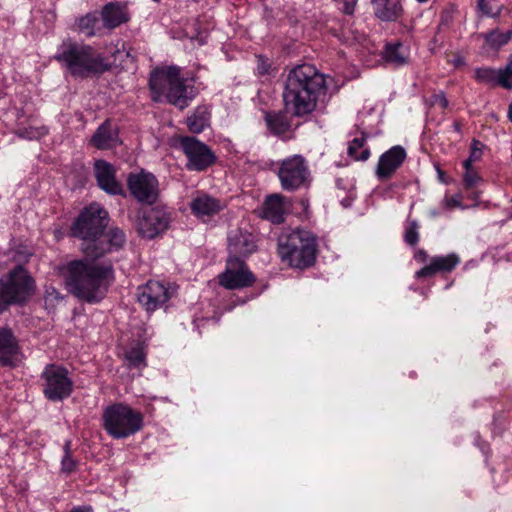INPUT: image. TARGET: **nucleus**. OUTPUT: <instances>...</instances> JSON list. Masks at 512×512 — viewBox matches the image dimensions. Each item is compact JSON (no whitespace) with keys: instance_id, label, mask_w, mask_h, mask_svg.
Instances as JSON below:
<instances>
[{"instance_id":"nucleus-43","label":"nucleus","mask_w":512,"mask_h":512,"mask_svg":"<svg viewBox=\"0 0 512 512\" xmlns=\"http://www.w3.org/2000/svg\"><path fill=\"white\" fill-rule=\"evenodd\" d=\"M431 103L433 105L439 106L442 109H446L449 105V101L443 92L432 95Z\"/></svg>"},{"instance_id":"nucleus-14","label":"nucleus","mask_w":512,"mask_h":512,"mask_svg":"<svg viewBox=\"0 0 512 512\" xmlns=\"http://www.w3.org/2000/svg\"><path fill=\"white\" fill-rule=\"evenodd\" d=\"M219 284L229 290L243 289L254 284L256 278L239 258H229L226 269L218 276Z\"/></svg>"},{"instance_id":"nucleus-25","label":"nucleus","mask_w":512,"mask_h":512,"mask_svg":"<svg viewBox=\"0 0 512 512\" xmlns=\"http://www.w3.org/2000/svg\"><path fill=\"white\" fill-rule=\"evenodd\" d=\"M410 58V49L403 43L397 41L387 43L383 52V59L395 66L400 67L408 64Z\"/></svg>"},{"instance_id":"nucleus-44","label":"nucleus","mask_w":512,"mask_h":512,"mask_svg":"<svg viewBox=\"0 0 512 512\" xmlns=\"http://www.w3.org/2000/svg\"><path fill=\"white\" fill-rule=\"evenodd\" d=\"M270 62L267 58L263 56H258V63H257V71L260 75H265L269 73L270 69Z\"/></svg>"},{"instance_id":"nucleus-1","label":"nucleus","mask_w":512,"mask_h":512,"mask_svg":"<svg viewBox=\"0 0 512 512\" xmlns=\"http://www.w3.org/2000/svg\"><path fill=\"white\" fill-rule=\"evenodd\" d=\"M67 291L77 299L93 304L106 296L115 280L113 264L86 256L60 267Z\"/></svg>"},{"instance_id":"nucleus-32","label":"nucleus","mask_w":512,"mask_h":512,"mask_svg":"<svg viewBox=\"0 0 512 512\" xmlns=\"http://www.w3.org/2000/svg\"><path fill=\"white\" fill-rule=\"evenodd\" d=\"M483 38L486 44L491 48L498 49L510 41L512 38V31L500 32L499 30H493L483 34Z\"/></svg>"},{"instance_id":"nucleus-10","label":"nucleus","mask_w":512,"mask_h":512,"mask_svg":"<svg viewBox=\"0 0 512 512\" xmlns=\"http://www.w3.org/2000/svg\"><path fill=\"white\" fill-rule=\"evenodd\" d=\"M41 381L45 398L53 402L68 398L73 391V381L69 372L61 365H46L41 373Z\"/></svg>"},{"instance_id":"nucleus-7","label":"nucleus","mask_w":512,"mask_h":512,"mask_svg":"<svg viewBox=\"0 0 512 512\" xmlns=\"http://www.w3.org/2000/svg\"><path fill=\"white\" fill-rule=\"evenodd\" d=\"M35 281L29 272L17 265L0 278V314L14 304H23L35 292Z\"/></svg>"},{"instance_id":"nucleus-24","label":"nucleus","mask_w":512,"mask_h":512,"mask_svg":"<svg viewBox=\"0 0 512 512\" xmlns=\"http://www.w3.org/2000/svg\"><path fill=\"white\" fill-rule=\"evenodd\" d=\"M287 206L285 197L281 194H272L266 197L262 206V217L274 224H280L285 220Z\"/></svg>"},{"instance_id":"nucleus-15","label":"nucleus","mask_w":512,"mask_h":512,"mask_svg":"<svg viewBox=\"0 0 512 512\" xmlns=\"http://www.w3.org/2000/svg\"><path fill=\"white\" fill-rule=\"evenodd\" d=\"M139 214L137 229L142 237L152 239L163 232L169 224L168 215L161 209H145Z\"/></svg>"},{"instance_id":"nucleus-12","label":"nucleus","mask_w":512,"mask_h":512,"mask_svg":"<svg viewBox=\"0 0 512 512\" xmlns=\"http://www.w3.org/2000/svg\"><path fill=\"white\" fill-rule=\"evenodd\" d=\"M180 146L187 157L186 167L190 171H204L216 162V155L195 137H182Z\"/></svg>"},{"instance_id":"nucleus-34","label":"nucleus","mask_w":512,"mask_h":512,"mask_svg":"<svg viewBox=\"0 0 512 512\" xmlns=\"http://www.w3.org/2000/svg\"><path fill=\"white\" fill-rule=\"evenodd\" d=\"M208 116L205 112L197 111L187 119V125L192 133H201L208 125Z\"/></svg>"},{"instance_id":"nucleus-21","label":"nucleus","mask_w":512,"mask_h":512,"mask_svg":"<svg viewBox=\"0 0 512 512\" xmlns=\"http://www.w3.org/2000/svg\"><path fill=\"white\" fill-rule=\"evenodd\" d=\"M460 257L456 253L434 256L428 265L415 273L416 278L432 277L437 273H450L460 263Z\"/></svg>"},{"instance_id":"nucleus-38","label":"nucleus","mask_w":512,"mask_h":512,"mask_svg":"<svg viewBox=\"0 0 512 512\" xmlns=\"http://www.w3.org/2000/svg\"><path fill=\"white\" fill-rule=\"evenodd\" d=\"M482 182V178L479 173L475 170H467L463 174V184L466 189L476 188Z\"/></svg>"},{"instance_id":"nucleus-33","label":"nucleus","mask_w":512,"mask_h":512,"mask_svg":"<svg viewBox=\"0 0 512 512\" xmlns=\"http://www.w3.org/2000/svg\"><path fill=\"white\" fill-rule=\"evenodd\" d=\"M477 9L482 16L498 18L503 10V6L495 0H477Z\"/></svg>"},{"instance_id":"nucleus-48","label":"nucleus","mask_w":512,"mask_h":512,"mask_svg":"<svg viewBox=\"0 0 512 512\" xmlns=\"http://www.w3.org/2000/svg\"><path fill=\"white\" fill-rule=\"evenodd\" d=\"M472 163H473L472 158H468L463 162V167H464L465 171L474 169V167L472 166Z\"/></svg>"},{"instance_id":"nucleus-29","label":"nucleus","mask_w":512,"mask_h":512,"mask_svg":"<svg viewBox=\"0 0 512 512\" xmlns=\"http://www.w3.org/2000/svg\"><path fill=\"white\" fill-rule=\"evenodd\" d=\"M267 127L275 135H283L290 129L287 116L280 112H268L265 115Z\"/></svg>"},{"instance_id":"nucleus-6","label":"nucleus","mask_w":512,"mask_h":512,"mask_svg":"<svg viewBox=\"0 0 512 512\" xmlns=\"http://www.w3.org/2000/svg\"><path fill=\"white\" fill-rule=\"evenodd\" d=\"M103 428L114 439H125L139 432L144 425L141 411L125 403L107 406L102 414Z\"/></svg>"},{"instance_id":"nucleus-26","label":"nucleus","mask_w":512,"mask_h":512,"mask_svg":"<svg viewBox=\"0 0 512 512\" xmlns=\"http://www.w3.org/2000/svg\"><path fill=\"white\" fill-rule=\"evenodd\" d=\"M371 2L376 17L382 21H396L402 13L398 0H371Z\"/></svg>"},{"instance_id":"nucleus-9","label":"nucleus","mask_w":512,"mask_h":512,"mask_svg":"<svg viewBox=\"0 0 512 512\" xmlns=\"http://www.w3.org/2000/svg\"><path fill=\"white\" fill-rule=\"evenodd\" d=\"M276 174L283 190L293 192L309 186L311 172L308 160L300 155H290L277 163Z\"/></svg>"},{"instance_id":"nucleus-36","label":"nucleus","mask_w":512,"mask_h":512,"mask_svg":"<svg viewBox=\"0 0 512 512\" xmlns=\"http://www.w3.org/2000/svg\"><path fill=\"white\" fill-rule=\"evenodd\" d=\"M419 225L415 220H408L404 230V240L410 246H415L419 241Z\"/></svg>"},{"instance_id":"nucleus-23","label":"nucleus","mask_w":512,"mask_h":512,"mask_svg":"<svg viewBox=\"0 0 512 512\" xmlns=\"http://www.w3.org/2000/svg\"><path fill=\"white\" fill-rule=\"evenodd\" d=\"M230 258L245 257L256 250L255 237L248 232L236 231L228 237Z\"/></svg>"},{"instance_id":"nucleus-28","label":"nucleus","mask_w":512,"mask_h":512,"mask_svg":"<svg viewBox=\"0 0 512 512\" xmlns=\"http://www.w3.org/2000/svg\"><path fill=\"white\" fill-rule=\"evenodd\" d=\"M124 359L130 369H143L147 366L145 346L136 342L129 346L124 354Z\"/></svg>"},{"instance_id":"nucleus-2","label":"nucleus","mask_w":512,"mask_h":512,"mask_svg":"<svg viewBox=\"0 0 512 512\" xmlns=\"http://www.w3.org/2000/svg\"><path fill=\"white\" fill-rule=\"evenodd\" d=\"M325 87L324 75L314 66L302 64L294 67L287 74L283 90L286 111L296 117L312 113Z\"/></svg>"},{"instance_id":"nucleus-17","label":"nucleus","mask_w":512,"mask_h":512,"mask_svg":"<svg viewBox=\"0 0 512 512\" xmlns=\"http://www.w3.org/2000/svg\"><path fill=\"white\" fill-rule=\"evenodd\" d=\"M407 153L405 149L396 145L385 151L378 159L375 169V176L379 181H387L391 179L396 171L402 166Z\"/></svg>"},{"instance_id":"nucleus-5","label":"nucleus","mask_w":512,"mask_h":512,"mask_svg":"<svg viewBox=\"0 0 512 512\" xmlns=\"http://www.w3.org/2000/svg\"><path fill=\"white\" fill-rule=\"evenodd\" d=\"M278 255L283 263L304 270L314 265L318 252V236L307 229L297 228L283 233L278 239Z\"/></svg>"},{"instance_id":"nucleus-31","label":"nucleus","mask_w":512,"mask_h":512,"mask_svg":"<svg viewBox=\"0 0 512 512\" xmlns=\"http://www.w3.org/2000/svg\"><path fill=\"white\" fill-rule=\"evenodd\" d=\"M348 154L356 161H366L370 157V149L366 146V138L362 136L350 141Z\"/></svg>"},{"instance_id":"nucleus-41","label":"nucleus","mask_w":512,"mask_h":512,"mask_svg":"<svg viewBox=\"0 0 512 512\" xmlns=\"http://www.w3.org/2000/svg\"><path fill=\"white\" fill-rule=\"evenodd\" d=\"M20 136L27 139H35L38 138L44 134H46V131L44 128H31V129H23L19 132Z\"/></svg>"},{"instance_id":"nucleus-27","label":"nucleus","mask_w":512,"mask_h":512,"mask_svg":"<svg viewBox=\"0 0 512 512\" xmlns=\"http://www.w3.org/2000/svg\"><path fill=\"white\" fill-rule=\"evenodd\" d=\"M117 141V135L112 130L110 121L102 123L93 134L91 143L98 149H108Z\"/></svg>"},{"instance_id":"nucleus-42","label":"nucleus","mask_w":512,"mask_h":512,"mask_svg":"<svg viewBox=\"0 0 512 512\" xmlns=\"http://www.w3.org/2000/svg\"><path fill=\"white\" fill-rule=\"evenodd\" d=\"M461 200V196L457 194L452 196H446L443 202L445 207L448 209L463 208Z\"/></svg>"},{"instance_id":"nucleus-35","label":"nucleus","mask_w":512,"mask_h":512,"mask_svg":"<svg viewBox=\"0 0 512 512\" xmlns=\"http://www.w3.org/2000/svg\"><path fill=\"white\" fill-rule=\"evenodd\" d=\"M64 455L61 460V472L65 474H70L75 471L77 462L73 459L71 455V441L67 440L63 447Z\"/></svg>"},{"instance_id":"nucleus-18","label":"nucleus","mask_w":512,"mask_h":512,"mask_svg":"<svg viewBox=\"0 0 512 512\" xmlns=\"http://www.w3.org/2000/svg\"><path fill=\"white\" fill-rule=\"evenodd\" d=\"M94 173L98 186L111 195H125L123 186L116 180V169L105 160L94 163Z\"/></svg>"},{"instance_id":"nucleus-20","label":"nucleus","mask_w":512,"mask_h":512,"mask_svg":"<svg viewBox=\"0 0 512 512\" xmlns=\"http://www.w3.org/2000/svg\"><path fill=\"white\" fill-rule=\"evenodd\" d=\"M104 28L113 30L130 21L131 15L126 3L109 2L105 4L100 12Z\"/></svg>"},{"instance_id":"nucleus-40","label":"nucleus","mask_w":512,"mask_h":512,"mask_svg":"<svg viewBox=\"0 0 512 512\" xmlns=\"http://www.w3.org/2000/svg\"><path fill=\"white\" fill-rule=\"evenodd\" d=\"M343 13L352 15L355 11L358 0H334Z\"/></svg>"},{"instance_id":"nucleus-45","label":"nucleus","mask_w":512,"mask_h":512,"mask_svg":"<svg viewBox=\"0 0 512 512\" xmlns=\"http://www.w3.org/2000/svg\"><path fill=\"white\" fill-rule=\"evenodd\" d=\"M479 144V141L473 140L472 141V147H471V153L469 158H472V162L477 161L480 158V152L478 151L477 145Z\"/></svg>"},{"instance_id":"nucleus-13","label":"nucleus","mask_w":512,"mask_h":512,"mask_svg":"<svg viewBox=\"0 0 512 512\" xmlns=\"http://www.w3.org/2000/svg\"><path fill=\"white\" fill-rule=\"evenodd\" d=\"M126 235L118 227L110 228L107 232H102L92 245L81 244V251L89 257L101 258L108 253L118 251L124 247Z\"/></svg>"},{"instance_id":"nucleus-3","label":"nucleus","mask_w":512,"mask_h":512,"mask_svg":"<svg viewBox=\"0 0 512 512\" xmlns=\"http://www.w3.org/2000/svg\"><path fill=\"white\" fill-rule=\"evenodd\" d=\"M152 100L167 102L184 109L196 97L198 91L194 79L185 77L181 67L166 65L155 68L149 78Z\"/></svg>"},{"instance_id":"nucleus-8","label":"nucleus","mask_w":512,"mask_h":512,"mask_svg":"<svg viewBox=\"0 0 512 512\" xmlns=\"http://www.w3.org/2000/svg\"><path fill=\"white\" fill-rule=\"evenodd\" d=\"M108 223L107 211L97 203L85 207L71 226V235L92 245Z\"/></svg>"},{"instance_id":"nucleus-22","label":"nucleus","mask_w":512,"mask_h":512,"mask_svg":"<svg viewBox=\"0 0 512 512\" xmlns=\"http://www.w3.org/2000/svg\"><path fill=\"white\" fill-rule=\"evenodd\" d=\"M20 355V346L13 331L0 327V365L12 366Z\"/></svg>"},{"instance_id":"nucleus-4","label":"nucleus","mask_w":512,"mask_h":512,"mask_svg":"<svg viewBox=\"0 0 512 512\" xmlns=\"http://www.w3.org/2000/svg\"><path fill=\"white\" fill-rule=\"evenodd\" d=\"M54 58L74 78L86 79L101 75L111 68L109 58L103 53L89 44L70 38L63 40Z\"/></svg>"},{"instance_id":"nucleus-30","label":"nucleus","mask_w":512,"mask_h":512,"mask_svg":"<svg viewBox=\"0 0 512 512\" xmlns=\"http://www.w3.org/2000/svg\"><path fill=\"white\" fill-rule=\"evenodd\" d=\"M77 29L86 37L97 35L100 30V20L96 12H90L80 17L77 21Z\"/></svg>"},{"instance_id":"nucleus-37","label":"nucleus","mask_w":512,"mask_h":512,"mask_svg":"<svg viewBox=\"0 0 512 512\" xmlns=\"http://www.w3.org/2000/svg\"><path fill=\"white\" fill-rule=\"evenodd\" d=\"M497 72L492 68H478L475 70V78L479 82L497 83Z\"/></svg>"},{"instance_id":"nucleus-11","label":"nucleus","mask_w":512,"mask_h":512,"mask_svg":"<svg viewBox=\"0 0 512 512\" xmlns=\"http://www.w3.org/2000/svg\"><path fill=\"white\" fill-rule=\"evenodd\" d=\"M127 187L131 196L141 204L153 205L159 197V182L156 176L145 170L130 173Z\"/></svg>"},{"instance_id":"nucleus-47","label":"nucleus","mask_w":512,"mask_h":512,"mask_svg":"<svg viewBox=\"0 0 512 512\" xmlns=\"http://www.w3.org/2000/svg\"><path fill=\"white\" fill-rule=\"evenodd\" d=\"M453 127V130L458 133V134H462V123L459 122V121H455L452 125Z\"/></svg>"},{"instance_id":"nucleus-50","label":"nucleus","mask_w":512,"mask_h":512,"mask_svg":"<svg viewBox=\"0 0 512 512\" xmlns=\"http://www.w3.org/2000/svg\"><path fill=\"white\" fill-rule=\"evenodd\" d=\"M508 119L512 122V100H511V103L509 104V107H508Z\"/></svg>"},{"instance_id":"nucleus-19","label":"nucleus","mask_w":512,"mask_h":512,"mask_svg":"<svg viewBox=\"0 0 512 512\" xmlns=\"http://www.w3.org/2000/svg\"><path fill=\"white\" fill-rule=\"evenodd\" d=\"M224 208L223 203L208 194L201 193L190 202L192 214L203 222L209 221Z\"/></svg>"},{"instance_id":"nucleus-46","label":"nucleus","mask_w":512,"mask_h":512,"mask_svg":"<svg viewBox=\"0 0 512 512\" xmlns=\"http://www.w3.org/2000/svg\"><path fill=\"white\" fill-rule=\"evenodd\" d=\"M414 258L419 263H424L428 259V254L425 250L419 249L415 252Z\"/></svg>"},{"instance_id":"nucleus-16","label":"nucleus","mask_w":512,"mask_h":512,"mask_svg":"<svg viewBox=\"0 0 512 512\" xmlns=\"http://www.w3.org/2000/svg\"><path fill=\"white\" fill-rule=\"evenodd\" d=\"M170 298L168 288L159 281H148L138 288L137 299L147 312H153Z\"/></svg>"},{"instance_id":"nucleus-39","label":"nucleus","mask_w":512,"mask_h":512,"mask_svg":"<svg viewBox=\"0 0 512 512\" xmlns=\"http://www.w3.org/2000/svg\"><path fill=\"white\" fill-rule=\"evenodd\" d=\"M496 84L507 89L512 88V69L510 66H507L505 69L498 70Z\"/></svg>"},{"instance_id":"nucleus-49","label":"nucleus","mask_w":512,"mask_h":512,"mask_svg":"<svg viewBox=\"0 0 512 512\" xmlns=\"http://www.w3.org/2000/svg\"><path fill=\"white\" fill-rule=\"evenodd\" d=\"M70 512H92L90 507H75Z\"/></svg>"}]
</instances>
